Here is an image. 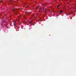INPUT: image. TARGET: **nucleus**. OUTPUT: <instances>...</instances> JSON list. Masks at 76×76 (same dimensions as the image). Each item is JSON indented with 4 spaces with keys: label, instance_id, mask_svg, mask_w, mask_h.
<instances>
[{
    "label": "nucleus",
    "instance_id": "f257e3e1",
    "mask_svg": "<svg viewBox=\"0 0 76 76\" xmlns=\"http://www.w3.org/2000/svg\"><path fill=\"white\" fill-rule=\"evenodd\" d=\"M38 9V7H37L36 8V10H37V9Z\"/></svg>",
    "mask_w": 76,
    "mask_h": 76
},
{
    "label": "nucleus",
    "instance_id": "f03ea898",
    "mask_svg": "<svg viewBox=\"0 0 76 76\" xmlns=\"http://www.w3.org/2000/svg\"><path fill=\"white\" fill-rule=\"evenodd\" d=\"M3 22L4 23L6 22V21L4 20H3Z\"/></svg>",
    "mask_w": 76,
    "mask_h": 76
},
{
    "label": "nucleus",
    "instance_id": "7ed1b4c3",
    "mask_svg": "<svg viewBox=\"0 0 76 76\" xmlns=\"http://www.w3.org/2000/svg\"><path fill=\"white\" fill-rule=\"evenodd\" d=\"M60 13H62V12H63V11H62V10L60 11Z\"/></svg>",
    "mask_w": 76,
    "mask_h": 76
},
{
    "label": "nucleus",
    "instance_id": "20e7f679",
    "mask_svg": "<svg viewBox=\"0 0 76 76\" xmlns=\"http://www.w3.org/2000/svg\"><path fill=\"white\" fill-rule=\"evenodd\" d=\"M12 10L13 11H15V9H13Z\"/></svg>",
    "mask_w": 76,
    "mask_h": 76
},
{
    "label": "nucleus",
    "instance_id": "39448f33",
    "mask_svg": "<svg viewBox=\"0 0 76 76\" xmlns=\"http://www.w3.org/2000/svg\"><path fill=\"white\" fill-rule=\"evenodd\" d=\"M33 17H34V19H36V17H34V15H33Z\"/></svg>",
    "mask_w": 76,
    "mask_h": 76
},
{
    "label": "nucleus",
    "instance_id": "423d86ee",
    "mask_svg": "<svg viewBox=\"0 0 76 76\" xmlns=\"http://www.w3.org/2000/svg\"><path fill=\"white\" fill-rule=\"evenodd\" d=\"M29 23H32V22H31V21H30V22H29Z\"/></svg>",
    "mask_w": 76,
    "mask_h": 76
},
{
    "label": "nucleus",
    "instance_id": "0eeeda50",
    "mask_svg": "<svg viewBox=\"0 0 76 76\" xmlns=\"http://www.w3.org/2000/svg\"><path fill=\"white\" fill-rule=\"evenodd\" d=\"M59 6H60V5H58L57 6V7H59Z\"/></svg>",
    "mask_w": 76,
    "mask_h": 76
},
{
    "label": "nucleus",
    "instance_id": "6e6552de",
    "mask_svg": "<svg viewBox=\"0 0 76 76\" xmlns=\"http://www.w3.org/2000/svg\"><path fill=\"white\" fill-rule=\"evenodd\" d=\"M16 25L15 23H14V25L15 26V25Z\"/></svg>",
    "mask_w": 76,
    "mask_h": 76
},
{
    "label": "nucleus",
    "instance_id": "1a4fd4ad",
    "mask_svg": "<svg viewBox=\"0 0 76 76\" xmlns=\"http://www.w3.org/2000/svg\"><path fill=\"white\" fill-rule=\"evenodd\" d=\"M44 8H43V10H44Z\"/></svg>",
    "mask_w": 76,
    "mask_h": 76
},
{
    "label": "nucleus",
    "instance_id": "9d476101",
    "mask_svg": "<svg viewBox=\"0 0 76 76\" xmlns=\"http://www.w3.org/2000/svg\"><path fill=\"white\" fill-rule=\"evenodd\" d=\"M2 1H3L2 0L1 1V2H2Z\"/></svg>",
    "mask_w": 76,
    "mask_h": 76
},
{
    "label": "nucleus",
    "instance_id": "9b49d317",
    "mask_svg": "<svg viewBox=\"0 0 76 76\" xmlns=\"http://www.w3.org/2000/svg\"><path fill=\"white\" fill-rule=\"evenodd\" d=\"M50 13H51H51H52V12H50Z\"/></svg>",
    "mask_w": 76,
    "mask_h": 76
},
{
    "label": "nucleus",
    "instance_id": "f8f14e48",
    "mask_svg": "<svg viewBox=\"0 0 76 76\" xmlns=\"http://www.w3.org/2000/svg\"><path fill=\"white\" fill-rule=\"evenodd\" d=\"M16 15H17V13H16Z\"/></svg>",
    "mask_w": 76,
    "mask_h": 76
},
{
    "label": "nucleus",
    "instance_id": "ddd939ff",
    "mask_svg": "<svg viewBox=\"0 0 76 76\" xmlns=\"http://www.w3.org/2000/svg\"><path fill=\"white\" fill-rule=\"evenodd\" d=\"M14 23H15V21H14Z\"/></svg>",
    "mask_w": 76,
    "mask_h": 76
},
{
    "label": "nucleus",
    "instance_id": "4468645a",
    "mask_svg": "<svg viewBox=\"0 0 76 76\" xmlns=\"http://www.w3.org/2000/svg\"><path fill=\"white\" fill-rule=\"evenodd\" d=\"M34 26V24H33Z\"/></svg>",
    "mask_w": 76,
    "mask_h": 76
}]
</instances>
